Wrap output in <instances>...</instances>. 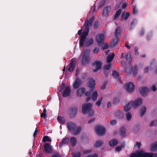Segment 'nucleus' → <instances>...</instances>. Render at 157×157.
Here are the masks:
<instances>
[{"instance_id": "1", "label": "nucleus", "mask_w": 157, "mask_h": 157, "mask_svg": "<svg viewBox=\"0 0 157 157\" xmlns=\"http://www.w3.org/2000/svg\"><path fill=\"white\" fill-rule=\"evenodd\" d=\"M67 126L69 130L72 132L74 135H78L82 130L80 126H77L74 123L69 122L67 123Z\"/></svg>"}, {"instance_id": "2", "label": "nucleus", "mask_w": 157, "mask_h": 157, "mask_svg": "<svg viewBox=\"0 0 157 157\" xmlns=\"http://www.w3.org/2000/svg\"><path fill=\"white\" fill-rule=\"evenodd\" d=\"M157 156V153L145 152L143 151H139L132 153L130 157H155Z\"/></svg>"}, {"instance_id": "3", "label": "nucleus", "mask_w": 157, "mask_h": 157, "mask_svg": "<svg viewBox=\"0 0 157 157\" xmlns=\"http://www.w3.org/2000/svg\"><path fill=\"white\" fill-rule=\"evenodd\" d=\"M92 104L90 103L83 104L82 107V113L85 114L90 113L88 117H92L94 113V111L92 109Z\"/></svg>"}, {"instance_id": "4", "label": "nucleus", "mask_w": 157, "mask_h": 157, "mask_svg": "<svg viewBox=\"0 0 157 157\" xmlns=\"http://www.w3.org/2000/svg\"><path fill=\"white\" fill-rule=\"evenodd\" d=\"M90 49L85 50L83 52L82 56L81 63L83 65H85L88 63L91 60L90 55Z\"/></svg>"}, {"instance_id": "5", "label": "nucleus", "mask_w": 157, "mask_h": 157, "mask_svg": "<svg viewBox=\"0 0 157 157\" xmlns=\"http://www.w3.org/2000/svg\"><path fill=\"white\" fill-rule=\"evenodd\" d=\"M84 26H85V31L83 32L82 35L80 37L86 39L90 30L88 20H86L85 21Z\"/></svg>"}, {"instance_id": "6", "label": "nucleus", "mask_w": 157, "mask_h": 157, "mask_svg": "<svg viewBox=\"0 0 157 157\" xmlns=\"http://www.w3.org/2000/svg\"><path fill=\"white\" fill-rule=\"evenodd\" d=\"M95 131L98 135L102 136L105 133V130L103 127L98 126L95 127Z\"/></svg>"}, {"instance_id": "7", "label": "nucleus", "mask_w": 157, "mask_h": 157, "mask_svg": "<svg viewBox=\"0 0 157 157\" xmlns=\"http://www.w3.org/2000/svg\"><path fill=\"white\" fill-rule=\"evenodd\" d=\"M76 64V60H75L71 59L70 63L67 66V69L69 72H72L75 68Z\"/></svg>"}, {"instance_id": "8", "label": "nucleus", "mask_w": 157, "mask_h": 157, "mask_svg": "<svg viewBox=\"0 0 157 157\" xmlns=\"http://www.w3.org/2000/svg\"><path fill=\"white\" fill-rule=\"evenodd\" d=\"M124 87L127 91L129 93L133 92L135 88V86L131 82L126 84L124 85Z\"/></svg>"}, {"instance_id": "9", "label": "nucleus", "mask_w": 157, "mask_h": 157, "mask_svg": "<svg viewBox=\"0 0 157 157\" xmlns=\"http://www.w3.org/2000/svg\"><path fill=\"white\" fill-rule=\"evenodd\" d=\"M104 35L103 33L99 35L96 38V40L99 46H101L104 43Z\"/></svg>"}, {"instance_id": "10", "label": "nucleus", "mask_w": 157, "mask_h": 157, "mask_svg": "<svg viewBox=\"0 0 157 157\" xmlns=\"http://www.w3.org/2000/svg\"><path fill=\"white\" fill-rule=\"evenodd\" d=\"M77 108L75 106L71 107L70 108L69 113L70 117L71 118L74 117L76 115Z\"/></svg>"}, {"instance_id": "11", "label": "nucleus", "mask_w": 157, "mask_h": 157, "mask_svg": "<svg viewBox=\"0 0 157 157\" xmlns=\"http://www.w3.org/2000/svg\"><path fill=\"white\" fill-rule=\"evenodd\" d=\"M102 63L100 61H95L93 65L94 66H96V68L95 69H93L94 72H96L99 70H100L101 68Z\"/></svg>"}, {"instance_id": "12", "label": "nucleus", "mask_w": 157, "mask_h": 157, "mask_svg": "<svg viewBox=\"0 0 157 157\" xmlns=\"http://www.w3.org/2000/svg\"><path fill=\"white\" fill-rule=\"evenodd\" d=\"M88 86L90 88L91 91H93L95 86V81L92 78H89L88 79Z\"/></svg>"}, {"instance_id": "13", "label": "nucleus", "mask_w": 157, "mask_h": 157, "mask_svg": "<svg viewBox=\"0 0 157 157\" xmlns=\"http://www.w3.org/2000/svg\"><path fill=\"white\" fill-rule=\"evenodd\" d=\"M71 93V89L69 86L65 88L64 91L62 92V96L64 97H67L70 96Z\"/></svg>"}, {"instance_id": "14", "label": "nucleus", "mask_w": 157, "mask_h": 157, "mask_svg": "<svg viewBox=\"0 0 157 157\" xmlns=\"http://www.w3.org/2000/svg\"><path fill=\"white\" fill-rule=\"evenodd\" d=\"M82 83V80L78 78H77L73 84V87L75 89L78 88Z\"/></svg>"}, {"instance_id": "15", "label": "nucleus", "mask_w": 157, "mask_h": 157, "mask_svg": "<svg viewBox=\"0 0 157 157\" xmlns=\"http://www.w3.org/2000/svg\"><path fill=\"white\" fill-rule=\"evenodd\" d=\"M44 149L45 152L46 153H51L52 152L50 145L48 143H46L44 144Z\"/></svg>"}, {"instance_id": "16", "label": "nucleus", "mask_w": 157, "mask_h": 157, "mask_svg": "<svg viewBox=\"0 0 157 157\" xmlns=\"http://www.w3.org/2000/svg\"><path fill=\"white\" fill-rule=\"evenodd\" d=\"M148 89L145 87L141 88L140 90V93L143 97H145L147 95L148 92Z\"/></svg>"}, {"instance_id": "17", "label": "nucleus", "mask_w": 157, "mask_h": 157, "mask_svg": "<svg viewBox=\"0 0 157 157\" xmlns=\"http://www.w3.org/2000/svg\"><path fill=\"white\" fill-rule=\"evenodd\" d=\"M112 75L114 78H115L116 79L119 80V82L121 83H122V81H121V78L119 76V73L117 71H113L112 72Z\"/></svg>"}, {"instance_id": "18", "label": "nucleus", "mask_w": 157, "mask_h": 157, "mask_svg": "<svg viewBox=\"0 0 157 157\" xmlns=\"http://www.w3.org/2000/svg\"><path fill=\"white\" fill-rule=\"evenodd\" d=\"M115 117L116 119L121 120L124 117V114L122 112L118 110L115 112Z\"/></svg>"}, {"instance_id": "19", "label": "nucleus", "mask_w": 157, "mask_h": 157, "mask_svg": "<svg viewBox=\"0 0 157 157\" xmlns=\"http://www.w3.org/2000/svg\"><path fill=\"white\" fill-rule=\"evenodd\" d=\"M111 10V6H107L103 11L102 15L105 16H108Z\"/></svg>"}, {"instance_id": "20", "label": "nucleus", "mask_w": 157, "mask_h": 157, "mask_svg": "<svg viewBox=\"0 0 157 157\" xmlns=\"http://www.w3.org/2000/svg\"><path fill=\"white\" fill-rule=\"evenodd\" d=\"M85 89L84 87H81L79 89L77 92V96L81 97L85 93Z\"/></svg>"}, {"instance_id": "21", "label": "nucleus", "mask_w": 157, "mask_h": 157, "mask_svg": "<svg viewBox=\"0 0 157 157\" xmlns=\"http://www.w3.org/2000/svg\"><path fill=\"white\" fill-rule=\"evenodd\" d=\"M121 29L119 26L117 27L114 32V35L116 38H119L121 36Z\"/></svg>"}, {"instance_id": "22", "label": "nucleus", "mask_w": 157, "mask_h": 157, "mask_svg": "<svg viewBox=\"0 0 157 157\" xmlns=\"http://www.w3.org/2000/svg\"><path fill=\"white\" fill-rule=\"evenodd\" d=\"M142 100L141 98H138L132 104V106L135 108H136L141 104Z\"/></svg>"}, {"instance_id": "23", "label": "nucleus", "mask_w": 157, "mask_h": 157, "mask_svg": "<svg viewBox=\"0 0 157 157\" xmlns=\"http://www.w3.org/2000/svg\"><path fill=\"white\" fill-rule=\"evenodd\" d=\"M133 103V101H132L129 102L126 106H125L124 108V110L126 112L129 111L131 108H132V104Z\"/></svg>"}, {"instance_id": "24", "label": "nucleus", "mask_w": 157, "mask_h": 157, "mask_svg": "<svg viewBox=\"0 0 157 157\" xmlns=\"http://www.w3.org/2000/svg\"><path fill=\"white\" fill-rule=\"evenodd\" d=\"M130 16V13L128 12L126 13L125 11H124L121 15V19L123 20H126Z\"/></svg>"}, {"instance_id": "25", "label": "nucleus", "mask_w": 157, "mask_h": 157, "mask_svg": "<svg viewBox=\"0 0 157 157\" xmlns=\"http://www.w3.org/2000/svg\"><path fill=\"white\" fill-rule=\"evenodd\" d=\"M94 43V40L93 38H91L89 39H87L86 40L85 46L86 47L89 46L92 44Z\"/></svg>"}, {"instance_id": "26", "label": "nucleus", "mask_w": 157, "mask_h": 157, "mask_svg": "<svg viewBox=\"0 0 157 157\" xmlns=\"http://www.w3.org/2000/svg\"><path fill=\"white\" fill-rule=\"evenodd\" d=\"M115 56L114 53H113L110 55H109L106 59V61L108 63H111L113 59Z\"/></svg>"}, {"instance_id": "27", "label": "nucleus", "mask_w": 157, "mask_h": 157, "mask_svg": "<svg viewBox=\"0 0 157 157\" xmlns=\"http://www.w3.org/2000/svg\"><path fill=\"white\" fill-rule=\"evenodd\" d=\"M69 141V138L68 137H66L62 141L59 143V147H62L63 145L67 144Z\"/></svg>"}, {"instance_id": "28", "label": "nucleus", "mask_w": 157, "mask_h": 157, "mask_svg": "<svg viewBox=\"0 0 157 157\" xmlns=\"http://www.w3.org/2000/svg\"><path fill=\"white\" fill-rule=\"evenodd\" d=\"M70 142L72 147L75 146L77 143V140L75 137H73L70 139Z\"/></svg>"}, {"instance_id": "29", "label": "nucleus", "mask_w": 157, "mask_h": 157, "mask_svg": "<svg viewBox=\"0 0 157 157\" xmlns=\"http://www.w3.org/2000/svg\"><path fill=\"white\" fill-rule=\"evenodd\" d=\"M122 137H125L126 136L125 130L124 128L122 126L121 127L119 131Z\"/></svg>"}, {"instance_id": "30", "label": "nucleus", "mask_w": 157, "mask_h": 157, "mask_svg": "<svg viewBox=\"0 0 157 157\" xmlns=\"http://www.w3.org/2000/svg\"><path fill=\"white\" fill-rule=\"evenodd\" d=\"M109 143L110 146H114L117 145L118 144V142L117 140L113 139L110 141Z\"/></svg>"}, {"instance_id": "31", "label": "nucleus", "mask_w": 157, "mask_h": 157, "mask_svg": "<svg viewBox=\"0 0 157 157\" xmlns=\"http://www.w3.org/2000/svg\"><path fill=\"white\" fill-rule=\"evenodd\" d=\"M119 40H120L119 38H116L113 39L112 41V43L111 44V46L112 47L115 46L117 44Z\"/></svg>"}, {"instance_id": "32", "label": "nucleus", "mask_w": 157, "mask_h": 157, "mask_svg": "<svg viewBox=\"0 0 157 157\" xmlns=\"http://www.w3.org/2000/svg\"><path fill=\"white\" fill-rule=\"evenodd\" d=\"M138 67L137 65L134 66L132 70L133 75L134 77H136V76L138 71Z\"/></svg>"}, {"instance_id": "33", "label": "nucleus", "mask_w": 157, "mask_h": 157, "mask_svg": "<svg viewBox=\"0 0 157 157\" xmlns=\"http://www.w3.org/2000/svg\"><path fill=\"white\" fill-rule=\"evenodd\" d=\"M98 95L97 91H94L92 94V99L94 101H95L97 100V97Z\"/></svg>"}, {"instance_id": "34", "label": "nucleus", "mask_w": 157, "mask_h": 157, "mask_svg": "<svg viewBox=\"0 0 157 157\" xmlns=\"http://www.w3.org/2000/svg\"><path fill=\"white\" fill-rule=\"evenodd\" d=\"M58 121L60 123L64 124L65 121V118L61 116H58L57 118Z\"/></svg>"}, {"instance_id": "35", "label": "nucleus", "mask_w": 157, "mask_h": 157, "mask_svg": "<svg viewBox=\"0 0 157 157\" xmlns=\"http://www.w3.org/2000/svg\"><path fill=\"white\" fill-rule=\"evenodd\" d=\"M121 12V9H120L118 10L116 12L115 16L113 17V19L115 20L118 18L119 17L120 15Z\"/></svg>"}, {"instance_id": "36", "label": "nucleus", "mask_w": 157, "mask_h": 157, "mask_svg": "<svg viewBox=\"0 0 157 157\" xmlns=\"http://www.w3.org/2000/svg\"><path fill=\"white\" fill-rule=\"evenodd\" d=\"M42 141L44 143L47 142H52V140L49 138L48 136H45L43 137Z\"/></svg>"}, {"instance_id": "37", "label": "nucleus", "mask_w": 157, "mask_h": 157, "mask_svg": "<svg viewBox=\"0 0 157 157\" xmlns=\"http://www.w3.org/2000/svg\"><path fill=\"white\" fill-rule=\"evenodd\" d=\"M151 149L152 151H155L157 150V142L153 144L151 147Z\"/></svg>"}, {"instance_id": "38", "label": "nucleus", "mask_w": 157, "mask_h": 157, "mask_svg": "<svg viewBox=\"0 0 157 157\" xmlns=\"http://www.w3.org/2000/svg\"><path fill=\"white\" fill-rule=\"evenodd\" d=\"M86 39L80 37L79 39V46L82 47L84 46Z\"/></svg>"}, {"instance_id": "39", "label": "nucleus", "mask_w": 157, "mask_h": 157, "mask_svg": "<svg viewBox=\"0 0 157 157\" xmlns=\"http://www.w3.org/2000/svg\"><path fill=\"white\" fill-rule=\"evenodd\" d=\"M146 110V108L145 106L143 107L141 109L140 116L143 117L145 114Z\"/></svg>"}, {"instance_id": "40", "label": "nucleus", "mask_w": 157, "mask_h": 157, "mask_svg": "<svg viewBox=\"0 0 157 157\" xmlns=\"http://www.w3.org/2000/svg\"><path fill=\"white\" fill-rule=\"evenodd\" d=\"M103 143L102 142L101 140H98L96 141L94 144V146L96 147H100Z\"/></svg>"}, {"instance_id": "41", "label": "nucleus", "mask_w": 157, "mask_h": 157, "mask_svg": "<svg viewBox=\"0 0 157 157\" xmlns=\"http://www.w3.org/2000/svg\"><path fill=\"white\" fill-rule=\"evenodd\" d=\"M94 16H92L90 19L89 21L87 20L88 21V25L90 26H91L92 25V23L94 21Z\"/></svg>"}, {"instance_id": "42", "label": "nucleus", "mask_w": 157, "mask_h": 157, "mask_svg": "<svg viewBox=\"0 0 157 157\" xmlns=\"http://www.w3.org/2000/svg\"><path fill=\"white\" fill-rule=\"evenodd\" d=\"M126 119L127 121H129L131 120L132 115L131 113L128 112L126 114Z\"/></svg>"}, {"instance_id": "43", "label": "nucleus", "mask_w": 157, "mask_h": 157, "mask_svg": "<svg viewBox=\"0 0 157 157\" xmlns=\"http://www.w3.org/2000/svg\"><path fill=\"white\" fill-rule=\"evenodd\" d=\"M131 55L130 53L129 52L125 56V59L127 61H129L131 59Z\"/></svg>"}, {"instance_id": "44", "label": "nucleus", "mask_w": 157, "mask_h": 157, "mask_svg": "<svg viewBox=\"0 0 157 157\" xmlns=\"http://www.w3.org/2000/svg\"><path fill=\"white\" fill-rule=\"evenodd\" d=\"M65 84L64 83L62 82L61 84V86H60L59 92H61L65 88Z\"/></svg>"}, {"instance_id": "45", "label": "nucleus", "mask_w": 157, "mask_h": 157, "mask_svg": "<svg viewBox=\"0 0 157 157\" xmlns=\"http://www.w3.org/2000/svg\"><path fill=\"white\" fill-rule=\"evenodd\" d=\"M73 157H80L81 154L79 152L72 153Z\"/></svg>"}, {"instance_id": "46", "label": "nucleus", "mask_w": 157, "mask_h": 157, "mask_svg": "<svg viewBox=\"0 0 157 157\" xmlns=\"http://www.w3.org/2000/svg\"><path fill=\"white\" fill-rule=\"evenodd\" d=\"M99 25V22L98 21H95L94 24V28L95 29H97L98 28Z\"/></svg>"}, {"instance_id": "47", "label": "nucleus", "mask_w": 157, "mask_h": 157, "mask_svg": "<svg viewBox=\"0 0 157 157\" xmlns=\"http://www.w3.org/2000/svg\"><path fill=\"white\" fill-rule=\"evenodd\" d=\"M151 126H157V121L154 120L152 121L150 124Z\"/></svg>"}, {"instance_id": "48", "label": "nucleus", "mask_w": 157, "mask_h": 157, "mask_svg": "<svg viewBox=\"0 0 157 157\" xmlns=\"http://www.w3.org/2000/svg\"><path fill=\"white\" fill-rule=\"evenodd\" d=\"M51 157H63V155L59 153H56L53 154Z\"/></svg>"}, {"instance_id": "49", "label": "nucleus", "mask_w": 157, "mask_h": 157, "mask_svg": "<svg viewBox=\"0 0 157 157\" xmlns=\"http://www.w3.org/2000/svg\"><path fill=\"white\" fill-rule=\"evenodd\" d=\"M102 99V97H101V99L98 100L95 103V104L98 106H100L101 103V101Z\"/></svg>"}, {"instance_id": "50", "label": "nucleus", "mask_w": 157, "mask_h": 157, "mask_svg": "<svg viewBox=\"0 0 157 157\" xmlns=\"http://www.w3.org/2000/svg\"><path fill=\"white\" fill-rule=\"evenodd\" d=\"M99 50V48H95L93 50V52L94 54H97Z\"/></svg>"}, {"instance_id": "51", "label": "nucleus", "mask_w": 157, "mask_h": 157, "mask_svg": "<svg viewBox=\"0 0 157 157\" xmlns=\"http://www.w3.org/2000/svg\"><path fill=\"white\" fill-rule=\"evenodd\" d=\"M111 64H109L107 65H105L104 67V68L105 69L108 70L111 68Z\"/></svg>"}, {"instance_id": "52", "label": "nucleus", "mask_w": 157, "mask_h": 157, "mask_svg": "<svg viewBox=\"0 0 157 157\" xmlns=\"http://www.w3.org/2000/svg\"><path fill=\"white\" fill-rule=\"evenodd\" d=\"M105 2L102 1L100 3L98 6V7L99 8H101L104 5Z\"/></svg>"}, {"instance_id": "53", "label": "nucleus", "mask_w": 157, "mask_h": 157, "mask_svg": "<svg viewBox=\"0 0 157 157\" xmlns=\"http://www.w3.org/2000/svg\"><path fill=\"white\" fill-rule=\"evenodd\" d=\"M144 29L143 28H142L140 31V35L141 36H142L144 35Z\"/></svg>"}, {"instance_id": "54", "label": "nucleus", "mask_w": 157, "mask_h": 157, "mask_svg": "<svg viewBox=\"0 0 157 157\" xmlns=\"http://www.w3.org/2000/svg\"><path fill=\"white\" fill-rule=\"evenodd\" d=\"M121 4V2H118L117 5L115 6V10H117V9L119 8Z\"/></svg>"}, {"instance_id": "55", "label": "nucleus", "mask_w": 157, "mask_h": 157, "mask_svg": "<svg viewBox=\"0 0 157 157\" xmlns=\"http://www.w3.org/2000/svg\"><path fill=\"white\" fill-rule=\"evenodd\" d=\"M135 55H139L138 52V47H135Z\"/></svg>"}, {"instance_id": "56", "label": "nucleus", "mask_w": 157, "mask_h": 157, "mask_svg": "<svg viewBox=\"0 0 157 157\" xmlns=\"http://www.w3.org/2000/svg\"><path fill=\"white\" fill-rule=\"evenodd\" d=\"M122 146H117L116 147V151H120L121 149Z\"/></svg>"}, {"instance_id": "57", "label": "nucleus", "mask_w": 157, "mask_h": 157, "mask_svg": "<svg viewBox=\"0 0 157 157\" xmlns=\"http://www.w3.org/2000/svg\"><path fill=\"white\" fill-rule=\"evenodd\" d=\"M117 122L115 120H113L111 121H110V124L111 125H112L115 124H117Z\"/></svg>"}, {"instance_id": "58", "label": "nucleus", "mask_w": 157, "mask_h": 157, "mask_svg": "<svg viewBox=\"0 0 157 157\" xmlns=\"http://www.w3.org/2000/svg\"><path fill=\"white\" fill-rule=\"evenodd\" d=\"M95 120V118H93L91 119L88 121V123L89 124L93 122Z\"/></svg>"}, {"instance_id": "59", "label": "nucleus", "mask_w": 157, "mask_h": 157, "mask_svg": "<svg viewBox=\"0 0 157 157\" xmlns=\"http://www.w3.org/2000/svg\"><path fill=\"white\" fill-rule=\"evenodd\" d=\"M136 145L138 148H140L141 145V144L140 142H136Z\"/></svg>"}, {"instance_id": "60", "label": "nucleus", "mask_w": 157, "mask_h": 157, "mask_svg": "<svg viewBox=\"0 0 157 157\" xmlns=\"http://www.w3.org/2000/svg\"><path fill=\"white\" fill-rule=\"evenodd\" d=\"M40 116L42 117H44V118H46V113H42L40 115Z\"/></svg>"}, {"instance_id": "61", "label": "nucleus", "mask_w": 157, "mask_h": 157, "mask_svg": "<svg viewBox=\"0 0 157 157\" xmlns=\"http://www.w3.org/2000/svg\"><path fill=\"white\" fill-rule=\"evenodd\" d=\"M137 12V10L135 7H134L133 8V14H136Z\"/></svg>"}, {"instance_id": "62", "label": "nucleus", "mask_w": 157, "mask_h": 157, "mask_svg": "<svg viewBox=\"0 0 157 157\" xmlns=\"http://www.w3.org/2000/svg\"><path fill=\"white\" fill-rule=\"evenodd\" d=\"M92 151L91 150H86L83 151V152L84 153L86 154H87L91 152Z\"/></svg>"}, {"instance_id": "63", "label": "nucleus", "mask_w": 157, "mask_h": 157, "mask_svg": "<svg viewBox=\"0 0 157 157\" xmlns=\"http://www.w3.org/2000/svg\"><path fill=\"white\" fill-rule=\"evenodd\" d=\"M151 89L153 91H155L156 90V87L155 86L153 85L152 86Z\"/></svg>"}, {"instance_id": "64", "label": "nucleus", "mask_w": 157, "mask_h": 157, "mask_svg": "<svg viewBox=\"0 0 157 157\" xmlns=\"http://www.w3.org/2000/svg\"><path fill=\"white\" fill-rule=\"evenodd\" d=\"M87 157H98V155L97 154H94L93 155H90Z\"/></svg>"}]
</instances>
